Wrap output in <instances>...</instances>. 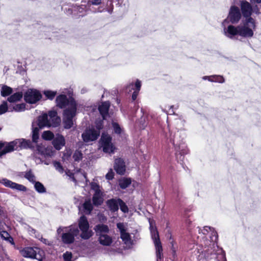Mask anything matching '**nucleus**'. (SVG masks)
I'll use <instances>...</instances> for the list:
<instances>
[{
    "instance_id": "nucleus-8",
    "label": "nucleus",
    "mask_w": 261,
    "mask_h": 261,
    "mask_svg": "<svg viewBox=\"0 0 261 261\" xmlns=\"http://www.w3.org/2000/svg\"><path fill=\"white\" fill-rule=\"evenodd\" d=\"M98 130H95L94 126L87 128L82 134L83 141L86 143H89L96 141L99 136Z\"/></svg>"
},
{
    "instance_id": "nucleus-60",
    "label": "nucleus",
    "mask_w": 261,
    "mask_h": 261,
    "mask_svg": "<svg viewBox=\"0 0 261 261\" xmlns=\"http://www.w3.org/2000/svg\"><path fill=\"white\" fill-rule=\"evenodd\" d=\"M179 122L182 123L184 124V123H185V121L180 118L178 120H177V123Z\"/></svg>"
},
{
    "instance_id": "nucleus-53",
    "label": "nucleus",
    "mask_w": 261,
    "mask_h": 261,
    "mask_svg": "<svg viewBox=\"0 0 261 261\" xmlns=\"http://www.w3.org/2000/svg\"><path fill=\"white\" fill-rule=\"evenodd\" d=\"M40 240L42 243H43L44 244H45L46 245H52V242H49L48 240H47L45 238H43L42 237L41 238Z\"/></svg>"
},
{
    "instance_id": "nucleus-17",
    "label": "nucleus",
    "mask_w": 261,
    "mask_h": 261,
    "mask_svg": "<svg viewBox=\"0 0 261 261\" xmlns=\"http://www.w3.org/2000/svg\"><path fill=\"white\" fill-rule=\"evenodd\" d=\"M37 125L40 128H42L44 127H55V124L51 123V121L48 119V116L46 114H44L39 116L38 118Z\"/></svg>"
},
{
    "instance_id": "nucleus-39",
    "label": "nucleus",
    "mask_w": 261,
    "mask_h": 261,
    "mask_svg": "<svg viewBox=\"0 0 261 261\" xmlns=\"http://www.w3.org/2000/svg\"><path fill=\"white\" fill-rule=\"evenodd\" d=\"M42 137L45 140H53L54 139V134L49 130L44 131L42 135Z\"/></svg>"
},
{
    "instance_id": "nucleus-10",
    "label": "nucleus",
    "mask_w": 261,
    "mask_h": 261,
    "mask_svg": "<svg viewBox=\"0 0 261 261\" xmlns=\"http://www.w3.org/2000/svg\"><path fill=\"white\" fill-rule=\"evenodd\" d=\"M20 144L18 140H15L9 143H0V157L3 155L16 150Z\"/></svg>"
},
{
    "instance_id": "nucleus-3",
    "label": "nucleus",
    "mask_w": 261,
    "mask_h": 261,
    "mask_svg": "<svg viewBox=\"0 0 261 261\" xmlns=\"http://www.w3.org/2000/svg\"><path fill=\"white\" fill-rule=\"evenodd\" d=\"M63 232L61 238L64 244H70L74 242L75 237L79 234V230L76 225H71L69 227H60L57 229L58 234Z\"/></svg>"
},
{
    "instance_id": "nucleus-51",
    "label": "nucleus",
    "mask_w": 261,
    "mask_h": 261,
    "mask_svg": "<svg viewBox=\"0 0 261 261\" xmlns=\"http://www.w3.org/2000/svg\"><path fill=\"white\" fill-rule=\"evenodd\" d=\"M140 122L141 123L140 128L142 129H144L147 124V123H146V121H145V116H143L141 118Z\"/></svg>"
},
{
    "instance_id": "nucleus-36",
    "label": "nucleus",
    "mask_w": 261,
    "mask_h": 261,
    "mask_svg": "<svg viewBox=\"0 0 261 261\" xmlns=\"http://www.w3.org/2000/svg\"><path fill=\"white\" fill-rule=\"evenodd\" d=\"M84 212L86 214H90L93 209V207L90 200H86L83 204Z\"/></svg>"
},
{
    "instance_id": "nucleus-26",
    "label": "nucleus",
    "mask_w": 261,
    "mask_h": 261,
    "mask_svg": "<svg viewBox=\"0 0 261 261\" xmlns=\"http://www.w3.org/2000/svg\"><path fill=\"white\" fill-rule=\"evenodd\" d=\"M93 203L94 205L98 206L103 202V196L101 192L95 193L92 198Z\"/></svg>"
},
{
    "instance_id": "nucleus-15",
    "label": "nucleus",
    "mask_w": 261,
    "mask_h": 261,
    "mask_svg": "<svg viewBox=\"0 0 261 261\" xmlns=\"http://www.w3.org/2000/svg\"><path fill=\"white\" fill-rule=\"evenodd\" d=\"M241 17L239 8L236 6L231 7L228 18L232 23H237Z\"/></svg>"
},
{
    "instance_id": "nucleus-38",
    "label": "nucleus",
    "mask_w": 261,
    "mask_h": 261,
    "mask_svg": "<svg viewBox=\"0 0 261 261\" xmlns=\"http://www.w3.org/2000/svg\"><path fill=\"white\" fill-rule=\"evenodd\" d=\"M156 250V261H160L162 257V246L161 244L154 245Z\"/></svg>"
},
{
    "instance_id": "nucleus-34",
    "label": "nucleus",
    "mask_w": 261,
    "mask_h": 261,
    "mask_svg": "<svg viewBox=\"0 0 261 261\" xmlns=\"http://www.w3.org/2000/svg\"><path fill=\"white\" fill-rule=\"evenodd\" d=\"M141 86V83L139 80H137L135 84L134 85L133 83L130 84L126 87V90H128L129 92L131 91L132 90H135V87L136 88L135 91H139Z\"/></svg>"
},
{
    "instance_id": "nucleus-48",
    "label": "nucleus",
    "mask_w": 261,
    "mask_h": 261,
    "mask_svg": "<svg viewBox=\"0 0 261 261\" xmlns=\"http://www.w3.org/2000/svg\"><path fill=\"white\" fill-rule=\"evenodd\" d=\"M91 189L94 191L95 193L101 192L99 186L96 182L91 184Z\"/></svg>"
},
{
    "instance_id": "nucleus-62",
    "label": "nucleus",
    "mask_w": 261,
    "mask_h": 261,
    "mask_svg": "<svg viewBox=\"0 0 261 261\" xmlns=\"http://www.w3.org/2000/svg\"><path fill=\"white\" fill-rule=\"evenodd\" d=\"M227 22V20H226V19L224 20V21H223V23H222L223 25H224H224H225V24Z\"/></svg>"
},
{
    "instance_id": "nucleus-57",
    "label": "nucleus",
    "mask_w": 261,
    "mask_h": 261,
    "mask_svg": "<svg viewBox=\"0 0 261 261\" xmlns=\"http://www.w3.org/2000/svg\"><path fill=\"white\" fill-rule=\"evenodd\" d=\"M138 93H139V91H135V90L134 91V92L132 94V98L133 100H136V99L137 98V96L138 95Z\"/></svg>"
},
{
    "instance_id": "nucleus-7",
    "label": "nucleus",
    "mask_w": 261,
    "mask_h": 261,
    "mask_svg": "<svg viewBox=\"0 0 261 261\" xmlns=\"http://www.w3.org/2000/svg\"><path fill=\"white\" fill-rule=\"evenodd\" d=\"M79 227L81 231V237L84 239L87 240L91 237L93 235V232L89 229V224L87 218L82 216L79 220Z\"/></svg>"
},
{
    "instance_id": "nucleus-14",
    "label": "nucleus",
    "mask_w": 261,
    "mask_h": 261,
    "mask_svg": "<svg viewBox=\"0 0 261 261\" xmlns=\"http://www.w3.org/2000/svg\"><path fill=\"white\" fill-rule=\"evenodd\" d=\"M0 184L7 188L16 190L19 191H26L27 188L22 185L13 182L7 178H0Z\"/></svg>"
},
{
    "instance_id": "nucleus-55",
    "label": "nucleus",
    "mask_w": 261,
    "mask_h": 261,
    "mask_svg": "<svg viewBox=\"0 0 261 261\" xmlns=\"http://www.w3.org/2000/svg\"><path fill=\"white\" fill-rule=\"evenodd\" d=\"M39 138V134H32V140L34 142L36 143Z\"/></svg>"
},
{
    "instance_id": "nucleus-13",
    "label": "nucleus",
    "mask_w": 261,
    "mask_h": 261,
    "mask_svg": "<svg viewBox=\"0 0 261 261\" xmlns=\"http://www.w3.org/2000/svg\"><path fill=\"white\" fill-rule=\"evenodd\" d=\"M120 238L126 247L128 248H131L135 243L140 239L139 235L137 232L134 234L133 237H132L130 234L128 232L123 233L121 234Z\"/></svg>"
},
{
    "instance_id": "nucleus-59",
    "label": "nucleus",
    "mask_w": 261,
    "mask_h": 261,
    "mask_svg": "<svg viewBox=\"0 0 261 261\" xmlns=\"http://www.w3.org/2000/svg\"><path fill=\"white\" fill-rule=\"evenodd\" d=\"M110 6H112V7H111L110 9H108V11L109 13H112V12L113 9V5H112V2H110Z\"/></svg>"
},
{
    "instance_id": "nucleus-61",
    "label": "nucleus",
    "mask_w": 261,
    "mask_h": 261,
    "mask_svg": "<svg viewBox=\"0 0 261 261\" xmlns=\"http://www.w3.org/2000/svg\"><path fill=\"white\" fill-rule=\"evenodd\" d=\"M3 261H12V260H10L9 258H6L5 259H4Z\"/></svg>"
},
{
    "instance_id": "nucleus-56",
    "label": "nucleus",
    "mask_w": 261,
    "mask_h": 261,
    "mask_svg": "<svg viewBox=\"0 0 261 261\" xmlns=\"http://www.w3.org/2000/svg\"><path fill=\"white\" fill-rule=\"evenodd\" d=\"M66 174H67L68 176H69V177L71 179V180H72L73 181H74V182H76V179H75V178H74V175H73V174L72 173H71V172H67V173H66Z\"/></svg>"
},
{
    "instance_id": "nucleus-5",
    "label": "nucleus",
    "mask_w": 261,
    "mask_h": 261,
    "mask_svg": "<svg viewBox=\"0 0 261 261\" xmlns=\"http://www.w3.org/2000/svg\"><path fill=\"white\" fill-rule=\"evenodd\" d=\"M57 106L61 109L66 108L65 110H71L72 108H77L76 103L74 99L71 97H67L64 94L58 96L56 99Z\"/></svg>"
},
{
    "instance_id": "nucleus-25",
    "label": "nucleus",
    "mask_w": 261,
    "mask_h": 261,
    "mask_svg": "<svg viewBox=\"0 0 261 261\" xmlns=\"http://www.w3.org/2000/svg\"><path fill=\"white\" fill-rule=\"evenodd\" d=\"M103 0H89L87 1L86 8L92 12L95 13L97 11L94 8L93 6H98L101 4Z\"/></svg>"
},
{
    "instance_id": "nucleus-12",
    "label": "nucleus",
    "mask_w": 261,
    "mask_h": 261,
    "mask_svg": "<svg viewBox=\"0 0 261 261\" xmlns=\"http://www.w3.org/2000/svg\"><path fill=\"white\" fill-rule=\"evenodd\" d=\"M42 97L40 92L35 89H29L24 94V98L29 103H35Z\"/></svg>"
},
{
    "instance_id": "nucleus-32",
    "label": "nucleus",
    "mask_w": 261,
    "mask_h": 261,
    "mask_svg": "<svg viewBox=\"0 0 261 261\" xmlns=\"http://www.w3.org/2000/svg\"><path fill=\"white\" fill-rule=\"evenodd\" d=\"M0 86H1V94L2 96H7L12 93L13 90L11 87L4 85Z\"/></svg>"
},
{
    "instance_id": "nucleus-41",
    "label": "nucleus",
    "mask_w": 261,
    "mask_h": 261,
    "mask_svg": "<svg viewBox=\"0 0 261 261\" xmlns=\"http://www.w3.org/2000/svg\"><path fill=\"white\" fill-rule=\"evenodd\" d=\"M211 82H218L220 83H223L224 82V79L222 76L218 75H211Z\"/></svg>"
},
{
    "instance_id": "nucleus-23",
    "label": "nucleus",
    "mask_w": 261,
    "mask_h": 261,
    "mask_svg": "<svg viewBox=\"0 0 261 261\" xmlns=\"http://www.w3.org/2000/svg\"><path fill=\"white\" fill-rule=\"evenodd\" d=\"M48 119L50 120L51 123L55 124V127L58 125L60 122V119L57 116V113L55 111H50L48 113Z\"/></svg>"
},
{
    "instance_id": "nucleus-49",
    "label": "nucleus",
    "mask_w": 261,
    "mask_h": 261,
    "mask_svg": "<svg viewBox=\"0 0 261 261\" xmlns=\"http://www.w3.org/2000/svg\"><path fill=\"white\" fill-rule=\"evenodd\" d=\"M113 127L115 133L118 134H120L121 133V128L117 123L113 122Z\"/></svg>"
},
{
    "instance_id": "nucleus-30",
    "label": "nucleus",
    "mask_w": 261,
    "mask_h": 261,
    "mask_svg": "<svg viewBox=\"0 0 261 261\" xmlns=\"http://www.w3.org/2000/svg\"><path fill=\"white\" fill-rule=\"evenodd\" d=\"M21 174L24 177L33 184L36 181V176L31 169L26 172H21Z\"/></svg>"
},
{
    "instance_id": "nucleus-28",
    "label": "nucleus",
    "mask_w": 261,
    "mask_h": 261,
    "mask_svg": "<svg viewBox=\"0 0 261 261\" xmlns=\"http://www.w3.org/2000/svg\"><path fill=\"white\" fill-rule=\"evenodd\" d=\"M150 228L151 237L153 241L154 245L161 244L159 239V233L156 228H153V227L152 226L151 224Z\"/></svg>"
},
{
    "instance_id": "nucleus-42",
    "label": "nucleus",
    "mask_w": 261,
    "mask_h": 261,
    "mask_svg": "<svg viewBox=\"0 0 261 261\" xmlns=\"http://www.w3.org/2000/svg\"><path fill=\"white\" fill-rule=\"evenodd\" d=\"M7 111L9 112V106H8L6 101H3L2 104L0 105V115H2Z\"/></svg>"
},
{
    "instance_id": "nucleus-52",
    "label": "nucleus",
    "mask_w": 261,
    "mask_h": 261,
    "mask_svg": "<svg viewBox=\"0 0 261 261\" xmlns=\"http://www.w3.org/2000/svg\"><path fill=\"white\" fill-rule=\"evenodd\" d=\"M40 128L38 127H36L35 123L33 122L32 123V134H39V130Z\"/></svg>"
},
{
    "instance_id": "nucleus-22",
    "label": "nucleus",
    "mask_w": 261,
    "mask_h": 261,
    "mask_svg": "<svg viewBox=\"0 0 261 261\" xmlns=\"http://www.w3.org/2000/svg\"><path fill=\"white\" fill-rule=\"evenodd\" d=\"M110 107V103L108 101L102 102L98 108L99 111L102 116L103 119H106L108 115V111Z\"/></svg>"
},
{
    "instance_id": "nucleus-4",
    "label": "nucleus",
    "mask_w": 261,
    "mask_h": 261,
    "mask_svg": "<svg viewBox=\"0 0 261 261\" xmlns=\"http://www.w3.org/2000/svg\"><path fill=\"white\" fill-rule=\"evenodd\" d=\"M255 29V20L252 17L246 19L243 25H238L239 35L246 38L253 36V30Z\"/></svg>"
},
{
    "instance_id": "nucleus-35",
    "label": "nucleus",
    "mask_w": 261,
    "mask_h": 261,
    "mask_svg": "<svg viewBox=\"0 0 261 261\" xmlns=\"http://www.w3.org/2000/svg\"><path fill=\"white\" fill-rule=\"evenodd\" d=\"M34 188L37 192L39 193H43L46 192V189L42 183L35 181L34 183Z\"/></svg>"
},
{
    "instance_id": "nucleus-29",
    "label": "nucleus",
    "mask_w": 261,
    "mask_h": 261,
    "mask_svg": "<svg viewBox=\"0 0 261 261\" xmlns=\"http://www.w3.org/2000/svg\"><path fill=\"white\" fill-rule=\"evenodd\" d=\"M25 109V103L12 104L9 106V112L15 111L17 112H22Z\"/></svg>"
},
{
    "instance_id": "nucleus-54",
    "label": "nucleus",
    "mask_w": 261,
    "mask_h": 261,
    "mask_svg": "<svg viewBox=\"0 0 261 261\" xmlns=\"http://www.w3.org/2000/svg\"><path fill=\"white\" fill-rule=\"evenodd\" d=\"M0 234L1 236L4 238L5 240L7 239V238H8L9 234V233L6 231H1Z\"/></svg>"
},
{
    "instance_id": "nucleus-2",
    "label": "nucleus",
    "mask_w": 261,
    "mask_h": 261,
    "mask_svg": "<svg viewBox=\"0 0 261 261\" xmlns=\"http://www.w3.org/2000/svg\"><path fill=\"white\" fill-rule=\"evenodd\" d=\"M185 137V133L182 130H177L173 135L169 132V136H167V139L169 140V141L174 146L176 158L180 161H182L184 155L188 152L187 146L184 142Z\"/></svg>"
},
{
    "instance_id": "nucleus-58",
    "label": "nucleus",
    "mask_w": 261,
    "mask_h": 261,
    "mask_svg": "<svg viewBox=\"0 0 261 261\" xmlns=\"http://www.w3.org/2000/svg\"><path fill=\"white\" fill-rule=\"evenodd\" d=\"M212 77H211V76H204L202 77V79L203 80H208V81L210 82H211L212 80Z\"/></svg>"
},
{
    "instance_id": "nucleus-20",
    "label": "nucleus",
    "mask_w": 261,
    "mask_h": 261,
    "mask_svg": "<svg viewBox=\"0 0 261 261\" xmlns=\"http://www.w3.org/2000/svg\"><path fill=\"white\" fill-rule=\"evenodd\" d=\"M94 229L96 232V236H98V238L103 235L108 234L110 231L109 227L103 224L96 225L94 227Z\"/></svg>"
},
{
    "instance_id": "nucleus-33",
    "label": "nucleus",
    "mask_w": 261,
    "mask_h": 261,
    "mask_svg": "<svg viewBox=\"0 0 261 261\" xmlns=\"http://www.w3.org/2000/svg\"><path fill=\"white\" fill-rule=\"evenodd\" d=\"M131 184V179L128 178H123L119 180V185L122 189H125Z\"/></svg>"
},
{
    "instance_id": "nucleus-63",
    "label": "nucleus",
    "mask_w": 261,
    "mask_h": 261,
    "mask_svg": "<svg viewBox=\"0 0 261 261\" xmlns=\"http://www.w3.org/2000/svg\"><path fill=\"white\" fill-rule=\"evenodd\" d=\"M255 2L257 3H261V0H255Z\"/></svg>"
},
{
    "instance_id": "nucleus-44",
    "label": "nucleus",
    "mask_w": 261,
    "mask_h": 261,
    "mask_svg": "<svg viewBox=\"0 0 261 261\" xmlns=\"http://www.w3.org/2000/svg\"><path fill=\"white\" fill-rule=\"evenodd\" d=\"M120 210L124 213H127L128 211V207L125 203L120 199H119Z\"/></svg>"
},
{
    "instance_id": "nucleus-1",
    "label": "nucleus",
    "mask_w": 261,
    "mask_h": 261,
    "mask_svg": "<svg viewBox=\"0 0 261 261\" xmlns=\"http://www.w3.org/2000/svg\"><path fill=\"white\" fill-rule=\"evenodd\" d=\"M202 234L198 238L201 239L196 245L190 248L194 250L191 252L192 259L194 261H219L215 252L218 246L217 244L218 235L213 228L205 226L202 230Z\"/></svg>"
},
{
    "instance_id": "nucleus-64",
    "label": "nucleus",
    "mask_w": 261,
    "mask_h": 261,
    "mask_svg": "<svg viewBox=\"0 0 261 261\" xmlns=\"http://www.w3.org/2000/svg\"><path fill=\"white\" fill-rule=\"evenodd\" d=\"M31 230H32V231H33L34 232H35V230L34 229L32 228H31Z\"/></svg>"
},
{
    "instance_id": "nucleus-11",
    "label": "nucleus",
    "mask_w": 261,
    "mask_h": 261,
    "mask_svg": "<svg viewBox=\"0 0 261 261\" xmlns=\"http://www.w3.org/2000/svg\"><path fill=\"white\" fill-rule=\"evenodd\" d=\"M101 146L106 153H112L115 149L112 143V138L108 134L102 133L100 138Z\"/></svg>"
},
{
    "instance_id": "nucleus-16",
    "label": "nucleus",
    "mask_w": 261,
    "mask_h": 261,
    "mask_svg": "<svg viewBox=\"0 0 261 261\" xmlns=\"http://www.w3.org/2000/svg\"><path fill=\"white\" fill-rule=\"evenodd\" d=\"M241 10L243 16L246 19L251 17L250 16L252 13V7L251 4L245 1L241 2Z\"/></svg>"
},
{
    "instance_id": "nucleus-9",
    "label": "nucleus",
    "mask_w": 261,
    "mask_h": 261,
    "mask_svg": "<svg viewBox=\"0 0 261 261\" xmlns=\"http://www.w3.org/2000/svg\"><path fill=\"white\" fill-rule=\"evenodd\" d=\"M77 108H72L71 110H64L63 112V124L66 129H69L73 125V119L76 115Z\"/></svg>"
},
{
    "instance_id": "nucleus-46",
    "label": "nucleus",
    "mask_w": 261,
    "mask_h": 261,
    "mask_svg": "<svg viewBox=\"0 0 261 261\" xmlns=\"http://www.w3.org/2000/svg\"><path fill=\"white\" fill-rule=\"evenodd\" d=\"M95 130H98L99 134L100 133V130L103 128L102 121L101 120H97L95 122V127H94Z\"/></svg>"
},
{
    "instance_id": "nucleus-27",
    "label": "nucleus",
    "mask_w": 261,
    "mask_h": 261,
    "mask_svg": "<svg viewBox=\"0 0 261 261\" xmlns=\"http://www.w3.org/2000/svg\"><path fill=\"white\" fill-rule=\"evenodd\" d=\"M98 241L99 243L103 246H110L112 243V239L108 233L99 237Z\"/></svg>"
},
{
    "instance_id": "nucleus-47",
    "label": "nucleus",
    "mask_w": 261,
    "mask_h": 261,
    "mask_svg": "<svg viewBox=\"0 0 261 261\" xmlns=\"http://www.w3.org/2000/svg\"><path fill=\"white\" fill-rule=\"evenodd\" d=\"M117 227L119 229L120 232V236L121 234L123 233L127 232L126 231V229L125 228L124 225L122 223H118L117 224Z\"/></svg>"
},
{
    "instance_id": "nucleus-19",
    "label": "nucleus",
    "mask_w": 261,
    "mask_h": 261,
    "mask_svg": "<svg viewBox=\"0 0 261 261\" xmlns=\"http://www.w3.org/2000/svg\"><path fill=\"white\" fill-rule=\"evenodd\" d=\"M53 145L57 150H60L65 145L64 137L60 135L57 134L53 140Z\"/></svg>"
},
{
    "instance_id": "nucleus-6",
    "label": "nucleus",
    "mask_w": 261,
    "mask_h": 261,
    "mask_svg": "<svg viewBox=\"0 0 261 261\" xmlns=\"http://www.w3.org/2000/svg\"><path fill=\"white\" fill-rule=\"evenodd\" d=\"M20 252L21 254L25 257L35 258L39 261L42 260L44 255L43 251L38 248L27 247L21 249Z\"/></svg>"
},
{
    "instance_id": "nucleus-43",
    "label": "nucleus",
    "mask_w": 261,
    "mask_h": 261,
    "mask_svg": "<svg viewBox=\"0 0 261 261\" xmlns=\"http://www.w3.org/2000/svg\"><path fill=\"white\" fill-rule=\"evenodd\" d=\"M73 158L75 161L79 162L82 159L83 154L81 151L76 150L73 155Z\"/></svg>"
},
{
    "instance_id": "nucleus-40",
    "label": "nucleus",
    "mask_w": 261,
    "mask_h": 261,
    "mask_svg": "<svg viewBox=\"0 0 261 261\" xmlns=\"http://www.w3.org/2000/svg\"><path fill=\"white\" fill-rule=\"evenodd\" d=\"M43 93L48 99L53 100L57 94V92L50 90H46L44 91Z\"/></svg>"
},
{
    "instance_id": "nucleus-24",
    "label": "nucleus",
    "mask_w": 261,
    "mask_h": 261,
    "mask_svg": "<svg viewBox=\"0 0 261 261\" xmlns=\"http://www.w3.org/2000/svg\"><path fill=\"white\" fill-rule=\"evenodd\" d=\"M107 205L111 211L116 212L119 208V199H111L107 202Z\"/></svg>"
},
{
    "instance_id": "nucleus-45",
    "label": "nucleus",
    "mask_w": 261,
    "mask_h": 261,
    "mask_svg": "<svg viewBox=\"0 0 261 261\" xmlns=\"http://www.w3.org/2000/svg\"><path fill=\"white\" fill-rule=\"evenodd\" d=\"M54 166L56 168L57 170H58L59 172L62 173L64 171L63 168L61 165V163L57 161H55L53 162Z\"/></svg>"
},
{
    "instance_id": "nucleus-37",
    "label": "nucleus",
    "mask_w": 261,
    "mask_h": 261,
    "mask_svg": "<svg viewBox=\"0 0 261 261\" xmlns=\"http://www.w3.org/2000/svg\"><path fill=\"white\" fill-rule=\"evenodd\" d=\"M82 4L81 6H79L76 7V10L77 11L79 14H81V15L83 16L84 15V12L90 11L86 7L87 2L86 1H82Z\"/></svg>"
},
{
    "instance_id": "nucleus-31",
    "label": "nucleus",
    "mask_w": 261,
    "mask_h": 261,
    "mask_svg": "<svg viewBox=\"0 0 261 261\" xmlns=\"http://www.w3.org/2000/svg\"><path fill=\"white\" fill-rule=\"evenodd\" d=\"M22 98L21 92H16L8 98V101L11 103H14L21 100Z\"/></svg>"
},
{
    "instance_id": "nucleus-21",
    "label": "nucleus",
    "mask_w": 261,
    "mask_h": 261,
    "mask_svg": "<svg viewBox=\"0 0 261 261\" xmlns=\"http://www.w3.org/2000/svg\"><path fill=\"white\" fill-rule=\"evenodd\" d=\"M238 29V26L235 27L233 25H229L227 28H224V34L228 38H232L235 35H239V30Z\"/></svg>"
},
{
    "instance_id": "nucleus-50",
    "label": "nucleus",
    "mask_w": 261,
    "mask_h": 261,
    "mask_svg": "<svg viewBox=\"0 0 261 261\" xmlns=\"http://www.w3.org/2000/svg\"><path fill=\"white\" fill-rule=\"evenodd\" d=\"M114 173L112 169H110L108 173L106 175V178L108 180H111L113 178Z\"/></svg>"
},
{
    "instance_id": "nucleus-18",
    "label": "nucleus",
    "mask_w": 261,
    "mask_h": 261,
    "mask_svg": "<svg viewBox=\"0 0 261 261\" xmlns=\"http://www.w3.org/2000/svg\"><path fill=\"white\" fill-rule=\"evenodd\" d=\"M114 169L117 173L123 175L125 172L126 167L124 161L121 159H117L115 161Z\"/></svg>"
}]
</instances>
